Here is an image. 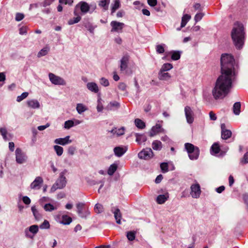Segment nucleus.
<instances>
[{
    "label": "nucleus",
    "mask_w": 248,
    "mask_h": 248,
    "mask_svg": "<svg viewBox=\"0 0 248 248\" xmlns=\"http://www.w3.org/2000/svg\"><path fill=\"white\" fill-rule=\"evenodd\" d=\"M221 75L217 78L215 91L213 93H227L232 87V78L237 74L235 70L233 57L228 54H223L220 59Z\"/></svg>",
    "instance_id": "1"
},
{
    "label": "nucleus",
    "mask_w": 248,
    "mask_h": 248,
    "mask_svg": "<svg viewBox=\"0 0 248 248\" xmlns=\"http://www.w3.org/2000/svg\"><path fill=\"white\" fill-rule=\"evenodd\" d=\"M231 36L233 44L237 49L243 48L246 39V32L244 25L239 22H235L232 28Z\"/></svg>",
    "instance_id": "2"
},
{
    "label": "nucleus",
    "mask_w": 248,
    "mask_h": 248,
    "mask_svg": "<svg viewBox=\"0 0 248 248\" xmlns=\"http://www.w3.org/2000/svg\"><path fill=\"white\" fill-rule=\"evenodd\" d=\"M226 94H205L204 98L209 104H215L219 100L223 99Z\"/></svg>",
    "instance_id": "3"
},
{
    "label": "nucleus",
    "mask_w": 248,
    "mask_h": 248,
    "mask_svg": "<svg viewBox=\"0 0 248 248\" xmlns=\"http://www.w3.org/2000/svg\"><path fill=\"white\" fill-rule=\"evenodd\" d=\"M154 153L150 148L143 149L138 154V156L140 159L149 160L154 156Z\"/></svg>",
    "instance_id": "4"
},
{
    "label": "nucleus",
    "mask_w": 248,
    "mask_h": 248,
    "mask_svg": "<svg viewBox=\"0 0 248 248\" xmlns=\"http://www.w3.org/2000/svg\"><path fill=\"white\" fill-rule=\"evenodd\" d=\"M16 158L17 163L22 164L26 161L27 156L20 148H17L16 150Z\"/></svg>",
    "instance_id": "5"
},
{
    "label": "nucleus",
    "mask_w": 248,
    "mask_h": 248,
    "mask_svg": "<svg viewBox=\"0 0 248 248\" xmlns=\"http://www.w3.org/2000/svg\"><path fill=\"white\" fill-rule=\"evenodd\" d=\"M66 172V170H65L64 171L62 172L60 174V177L56 181L55 185L57 186V188L59 189H62L65 187L66 184V179L64 175Z\"/></svg>",
    "instance_id": "6"
},
{
    "label": "nucleus",
    "mask_w": 248,
    "mask_h": 248,
    "mask_svg": "<svg viewBox=\"0 0 248 248\" xmlns=\"http://www.w3.org/2000/svg\"><path fill=\"white\" fill-rule=\"evenodd\" d=\"M48 77L49 80L53 84L62 85L65 84V82L62 78L59 76H56L53 73H50L48 74Z\"/></svg>",
    "instance_id": "7"
},
{
    "label": "nucleus",
    "mask_w": 248,
    "mask_h": 248,
    "mask_svg": "<svg viewBox=\"0 0 248 248\" xmlns=\"http://www.w3.org/2000/svg\"><path fill=\"white\" fill-rule=\"evenodd\" d=\"M110 25L112 27L111 32H122L124 26V24L123 23L119 22L116 21H112L110 22Z\"/></svg>",
    "instance_id": "8"
},
{
    "label": "nucleus",
    "mask_w": 248,
    "mask_h": 248,
    "mask_svg": "<svg viewBox=\"0 0 248 248\" xmlns=\"http://www.w3.org/2000/svg\"><path fill=\"white\" fill-rule=\"evenodd\" d=\"M190 194L192 198H198L200 197L201 190L200 186L199 184L192 185L190 186Z\"/></svg>",
    "instance_id": "9"
},
{
    "label": "nucleus",
    "mask_w": 248,
    "mask_h": 248,
    "mask_svg": "<svg viewBox=\"0 0 248 248\" xmlns=\"http://www.w3.org/2000/svg\"><path fill=\"white\" fill-rule=\"evenodd\" d=\"M185 113L187 122L189 124H192L194 121V113L190 107H185Z\"/></svg>",
    "instance_id": "10"
},
{
    "label": "nucleus",
    "mask_w": 248,
    "mask_h": 248,
    "mask_svg": "<svg viewBox=\"0 0 248 248\" xmlns=\"http://www.w3.org/2000/svg\"><path fill=\"white\" fill-rule=\"evenodd\" d=\"M43 183V178L40 176L36 177L35 180L30 185V187L32 189H39Z\"/></svg>",
    "instance_id": "11"
},
{
    "label": "nucleus",
    "mask_w": 248,
    "mask_h": 248,
    "mask_svg": "<svg viewBox=\"0 0 248 248\" xmlns=\"http://www.w3.org/2000/svg\"><path fill=\"white\" fill-rule=\"evenodd\" d=\"M220 152V155L223 156L226 151H221L219 145L218 143H214L211 147V153L212 155H216Z\"/></svg>",
    "instance_id": "12"
},
{
    "label": "nucleus",
    "mask_w": 248,
    "mask_h": 248,
    "mask_svg": "<svg viewBox=\"0 0 248 248\" xmlns=\"http://www.w3.org/2000/svg\"><path fill=\"white\" fill-rule=\"evenodd\" d=\"M129 61V56L127 55H125L123 57L121 60L120 63V70L122 72L125 71L128 66V63Z\"/></svg>",
    "instance_id": "13"
},
{
    "label": "nucleus",
    "mask_w": 248,
    "mask_h": 248,
    "mask_svg": "<svg viewBox=\"0 0 248 248\" xmlns=\"http://www.w3.org/2000/svg\"><path fill=\"white\" fill-rule=\"evenodd\" d=\"M70 136H67L64 138H59L55 140V143L60 144L62 145H65L67 144L70 143L72 142V140H69Z\"/></svg>",
    "instance_id": "14"
},
{
    "label": "nucleus",
    "mask_w": 248,
    "mask_h": 248,
    "mask_svg": "<svg viewBox=\"0 0 248 248\" xmlns=\"http://www.w3.org/2000/svg\"><path fill=\"white\" fill-rule=\"evenodd\" d=\"M120 107V104L117 101L110 102L106 107L105 109L108 110H114Z\"/></svg>",
    "instance_id": "15"
},
{
    "label": "nucleus",
    "mask_w": 248,
    "mask_h": 248,
    "mask_svg": "<svg viewBox=\"0 0 248 248\" xmlns=\"http://www.w3.org/2000/svg\"><path fill=\"white\" fill-rule=\"evenodd\" d=\"M161 125L159 124H156V125L152 128L151 131L150 133L151 137H153L156 134L161 132L162 131Z\"/></svg>",
    "instance_id": "16"
},
{
    "label": "nucleus",
    "mask_w": 248,
    "mask_h": 248,
    "mask_svg": "<svg viewBox=\"0 0 248 248\" xmlns=\"http://www.w3.org/2000/svg\"><path fill=\"white\" fill-rule=\"evenodd\" d=\"M169 198V194L167 193L165 194H162L158 195L156 201L158 204L164 203Z\"/></svg>",
    "instance_id": "17"
},
{
    "label": "nucleus",
    "mask_w": 248,
    "mask_h": 248,
    "mask_svg": "<svg viewBox=\"0 0 248 248\" xmlns=\"http://www.w3.org/2000/svg\"><path fill=\"white\" fill-rule=\"evenodd\" d=\"M126 151V149L121 147H116L114 148L115 155L118 157L122 156Z\"/></svg>",
    "instance_id": "18"
},
{
    "label": "nucleus",
    "mask_w": 248,
    "mask_h": 248,
    "mask_svg": "<svg viewBox=\"0 0 248 248\" xmlns=\"http://www.w3.org/2000/svg\"><path fill=\"white\" fill-rule=\"evenodd\" d=\"M76 7H80V10L83 13H87L90 9L88 4L86 2H80Z\"/></svg>",
    "instance_id": "19"
},
{
    "label": "nucleus",
    "mask_w": 248,
    "mask_h": 248,
    "mask_svg": "<svg viewBox=\"0 0 248 248\" xmlns=\"http://www.w3.org/2000/svg\"><path fill=\"white\" fill-rule=\"evenodd\" d=\"M169 55H171V58L173 60H178L180 58V54L178 51H171L166 55L163 59H168V57Z\"/></svg>",
    "instance_id": "20"
},
{
    "label": "nucleus",
    "mask_w": 248,
    "mask_h": 248,
    "mask_svg": "<svg viewBox=\"0 0 248 248\" xmlns=\"http://www.w3.org/2000/svg\"><path fill=\"white\" fill-rule=\"evenodd\" d=\"M159 79L162 80H168L170 78V75L166 72L160 71L158 74Z\"/></svg>",
    "instance_id": "21"
},
{
    "label": "nucleus",
    "mask_w": 248,
    "mask_h": 248,
    "mask_svg": "<svg viewBox=\"0 0 248 248\" xmlns=\"http://www.w3.org/2000/svg\"><path fill=\"white\" fill-rule=\"evenodd\" d=\"M241 103L239 102H235L233 106V112L236 115H238L241 112Z\"/></svg>",
    "instance_id": "22"
},
{
    "label": "nucleus",
    "mask_w": 248,
    "mask_h": 248,
    "mask_svg": "<svg viewBox=\"0 0 248 248\" xmlns=\"http://www.w3.org/2000/svg\"><path fill=\"white\" fill-rule=\"evenodd\" d=\"M200 154L199 148L197 147L194 150V152H192L188 155L189 158L191 160H196L198 159Z\"/></svg>",
    "instance_id": "23"
},
{
    "label": "nucleus",
    "mask_w": 248,
    "mask_h": 248,
    "mask_svg": "<svg viewBox=\"0 0 248 248\" xmlns=\"http://www.w3.org/2000/svg\"><path fill=\"white\" fill-rule=\"evenodd\" d=\"M114 217L117 224H121V219L122 218V214L120 210L118 208H116L114 212Z\"/></svg>",
    "instance_id": "24"
},
{
    "label": "nucleus",
    "mask_w": 248,
    "mask_h": 248,
    "mask_svg": "<svg viewBox=\"0 0 248 248\" xmlns=\"http://www.w3.org/2000/svg\"><path fill=\"white\" fill-rule=\"evenodd\" d=\"M197 147V146H195L193 144L190 143H186L185 144V148L186 149L188 155L192 152H194V150Z\"/></svg>",
    "instance_id": "25"
},
{
    "label": "nucleus",
    "mask_w": 248,
    "mask_h": 248,
    "mask_svg": "<svg viewBox=\"0 0 248 248\" xmlns=\"http://www.w3.org/2000/svg\"><path fill=\"white\" fill-rule=\"evenodd\" d=\"M88 89L91 92L97 93L98 91V87L97 84L93 82L88 83L87 85Z\"/></svg>",
    "instance_id": "26"
},
{
    "label": "nucleus",
    "mask_w": 248,
    "mask_h": 248,
    "mask_svg": "<svg viewBox=\"0 0 248 248\" xmlns=\"http://www.w3.org/2000/svg\"><path fill=\"white\" fill-rule=\"evenodd\" d=\"M152 146L154 150H160L162 147V143L159 140H155L152 142Z\"/></svg>",
    "instance_id": "27"
},
{
    "label": "nucleus",
    "mask_w": 248,
    "mask_h": 248,
    "mask_svg": "<svg viewBox=\"0 0 248 248\" xmlns=\"http://www.w3.org/2000/svg\"><path fill=\"white\" fill-rule=\"evenodd\" d=\"M31 209L36 220H39L42 217L35 206H32Z\"/></svg>",
    "instance_id": "28"
},
{
    "label": "nucleus",
    "mask_w": 248,
    "mask_h": 248,
    "mask_svg": "<svg viewBox=\"0 0 248 248\" xmlns=\"http://www.w3.org/2000/svg\"><path fill=\"white\" fill-rule=\"evenodd\" d=\"M190 18L191 16L190 15L188 14L184 15L182 18L181 28L184 27Z\"/></svg>",
    "instance_id": "29"
},
{
    "label": "nucleus",
    "mask_w": 248,
    "mask_h": 248,
    "mask_svg": "<svg viewBox=\"0 0 248 248\" xmlns=\"http://www.w3.org/2000/svg\"><path fill=\"white\" fill-rule=\"evenodd\" d=\"M28 105L32 108H37L40 107L39 103L37 100H31L27 102Z\"/></svg>",
    "instance_id": "30"
},
{
    "label": "nucleus",
    "mask_w": 248,
    "mask_h": 248,
    "mask_svg": "<svg viewBox=\"0 0 248 248\" xmlns=\"http://www.w3.org/2000/svg\"><path fill=\"white\" fill-rule=\"evenodd\" d=\"M121 6L120 0H115L114 3L112 5L111 14L112 15Z\"/></svg>",
    "instance_id": "31"
},
{
    "label": "nucleus",
    "mask_w": 248,
    "mask_h": 248,
    "mask_svg": "<svg viewBox=\"0 0 248 248\" xmlns=\"http://www.w3.org/2000/svg\"><path fill=\"white\" fill-rule=\"evenodd\" d=\"M77 208L78 210V214L81 217H84L83 215V211L84 208V204L83 203H78L77 204Z\"/></svg>",
    "instance_id": "32"
},
{
    "label": "nucleus",
    "mask_w": 248,
    "mask_h": 248,
    "mask_svg": "<svg viewBox=\"0 0 248 248\" xmlns=\"http://www.w3.org/2000/svg\"><path fill=\"white\" fill-rule=\"evenodd\" d=\"M232 131L230 130L227 129L221 131V138L224 140H227L232 136Z\"/></svg>",
    "instance_id": "33"
},
{
    "label": "nucleus",
    "mask_w": 248,
    "mask_h": 248,
    "mask_svg": "<svg viewBox=\"0 0 248 248\" xmlns=\"http://www.w3.org/2000/svg\"><path fill=\"white\" fill-rule=\"evenodd\" d=\"M72 221L71 217L67 215H63L62 216V220L61 223L64 225H69Z\"/></svg>",
    "instance_id": "34"
},
{
    "label": "nucleus",
    "mask_w": 248,
    "mask_h": 248,
    "mask_svg": "<svg viewBox=\"0 0 248 248\" xmlns=\"http://www.w3.org/2000/svg\"><path fill=\"white\" fill-rule=\"evenodd\" d=\"M135 124L136 126L140 129H143L145 127V124L140 119H136L135 120Z\"/></svg>",
    "instance_id": "35"
},
{
    "label": "nucleus",
    "mask_w": 248,
    "mask_h": 248,
    "mask_svg": "<svg viewBox=\"0 0 248 248\" xmlns=\"http://www.w3.org/2000/svg\"><path fill=\"white\" fill-rule=\"evenodd\" d=\"M76 109L79 114H81L87 109V108L83 104L81 103L77 105Z\"/></svg>",
    "instance_id": "36"
},
{
    "label": "nucleus",
    "mask_w": 248,
    "mask_h": 248,
    "mask_svg": "<svg viewBox=\"0 0 248 248\" xmlns=\"http://www.w3.org/2000/svg\"><path fill=\"white\" fill-rule=\"evenodd\" d=\"M117 165L116 164L111 165L108 170V174L112 175L117 170Z\"/></svg>",
    "instance_id": "37"
},
{
    "label": "nucleus",
    "mask_w": 248,
    "mask_h": 248,
    "mask_svg": "<svg viewBox=\"0 0 248 248\" xmlns=\"http://www.w3.org/2000/svg\"><path fill=\"white\" fill-rule=\"evenodd\" d=\"M135 136L136 137V141L139 143H140L141 141H145L146 140V137L142 134H140L139 133H136Z\"/></svg>",
    "instance_id": "38"
},
{
    "label": "nucleus",
    "mask_w": 248,
    "mask_h": 248,
    "mask_svg": "<svg viewBox=\"0 0 248 248\" xmlns=\"http://www.w3.org/2000/svg\"><path fill=\"white\" fill-rule=\"evenodd\" d=\"M49 50V47L46 46L38 52L37 55L38 57H40L46 55L48 53Z\"/></svg>",
    "instance_id": "39"
},
{
    "label": "nucleus",
    "mask_w": 248,
    "mask_h": 248,
    "mask_svg": "<svg viewBox=\"0 0 248 248\" xmlns=\"http://www.w3.org/2000/svg\"><path fill=\"white\" fill-rule=\"evenodd\" d=\"M110 0H101L99 2V6L103 7L105 10L108 9V6Z\"/></svg>",
    "instance_id": "40"
},
{
    "label": "nucleus",
    "mask_w": 248,
    "mask_h": 248,
    "mask_svg": "<svg viewBox=\"0 0 248 248\" xmlns=\"http://www.w3.org/2000/svg\"><path fill=\"white\" fill-rule=\"evenodd\" d=\"M54 149L56 152L57 155L61 156L63 154V148L59 145H55L54 146Z\"/></svg>",
    "instance_id": "41"
},
{
    "label": "nucleus",
    "mask_w": 248,
    "mask_h": 248,
    "mask_svg": "<svg viewBox=\"0 0 248 248\" xmlns=\"http://www.w3.org/2000/svg\"><path fill=\"white\" fill-rule=\"evenodd\" d=\"M165 46L164 44L158 45L156 46V51L158 53L162 54L165 52Z\"/></svg>",
    "instance_id": "42"
},
{
    "label": "nucleus",
    "mask_w": 248,
    "mask_h": 248,
    "mask_svg": "<svg viewBox=\"0 0 248 248\" xmlns=\"http://www.w3.org/2000/svg\"><path fill=\"white\" fill-rule=\"evenodd\" d=\"M172 67L173 66L171 64L169 63H165L162 65L160 71L167 72V71L172 69Z\"/></svg>",
    "instance_id": "43"
},
{
    "label": "nucleus",
    "mask_w": 248,
    "mask_h": 248,
    "mask_svg": "<svg viewBox=\"0 0 248 248\" xmlns=\"http://www.w3.org/2000/svg\"><path fill=\"white\" fill-rule=\"evenodd\" d=\"M104 208L102 204L97 203L94 206V211L96 213H101L103 212Z\"/></svg>",
    "instance_id": "44"
},
{
    "label": "nucleus",
    "mask_w": 248,
    "mask_h": 248,
    "mask_svg": "<svg viewBox=\"0 0 248 248\" xmlns=\"http://www.w3.org/2000/svg\"><path fill=\"white\" fill-rule=\"evenodd\" d=\"M44 208L46 211H52L53 210H56L57 208L55 207L52 204L50 203H46L44 206Z\"/></svg>",
    "instance_id": "45"
},
{
    "label": "nucleus",
    "mask_w": 248,
    "mask_h": 248,
    "mask_svg": "<svg viewBox=\"0 0 248 248\" xmlns=\"http://www.w3.org/2000/svg\"><path fill=\"white\" fill-rule=\"evenodd\" d=\"M38 226L36 225H33L29 228V231L33 234H36L38 232Z\"/></svg>",
    "instance_id": "46"
},
{
    "label": "nucleus",
    "mask_w": 248,
    "mask_h": 248,
    "mask_svg": "<svg viewBox=\"0 0 248 248\" xmlns=\"http://www.w3.org/2000/svg\"><path fill=\"white\" fill-rule=\"evenodd\" d=\"M101 101H102V99H101L100 95H98V98H97L98 104L97 106V110L98 112H101L103 109V106L102 104Z\"/></svg>",
    "instance_id": "47"
},
{
    "label": "nucleus",
    "mask_w": 248,
    "mask_h": 248,
    "mask_svg": "<svg viewBox=\"0 0 248 248\" xmlns=\"http://www.w3.org/2000/svg\"><path fill=\"white\" fill-rule=\"evenodd\" d=\"M81 20V17L79 16H78L77 17H73L70 19L68 21V24L69 25H72L75 23H78Z\"/></svg>",
    "instance_id": "48"
},
{
    "label": "nucleus",
    "mask_w": 248,
    "mask_h": 248,
    "mask_svg": "<svg viewBox=\"0 0 248 248\" xmlns=\"http://www.w3.org/2000/svg\"><path fill=\"white\" fill-rule=\"evenodd\" d=\"M135 232L130 231L127 232V238L129 241H133L135 239Z\"/></svg>",
    "instance_id": "49"
},
{
    "label": "nucleus",
    "mask_w": 248,
    "mask_h": 248,
    "mask_svg": "<svg viewBox=\"0 0 248 248\" xmlns=\"http://www.w3.org/2000/svg\"><path fill=\"white\" fill-rule=\"evenodd\" d=\"M160 168L163 173H165L168 171V164L167 163H162L160 164Z\"/></svg>",
    "instance_id": "50"
},
{
    "label": "nucleus",
    "mask_w": 248,
    "mask_h": 248,
    "mask_svg": "<svg viewBox=\"0 0 248 248\" xmlns=\"http://www.w3.org/2000/svg\"><path fill=\"white\" fill-rule=\"evenodd\" d=\"M240 163L242 164L248 163V152L246 153L243 155V157L241 159Z\"/></svg>",
    "instance_id": "51"
},
{
    "label": "nucleus",
    "mask_w": 248,
    "mask_h": 248,
    "mask_svg": "<svg viewBox=\"0 0 248 248\" xmlns=\"http://www.w3.org/2000/svg\"><path fill=\"white\" fill-rule=\"evenodd\" d=\"M74 122L72 120H68L64 123V127L67 129H69L74 125Z\"/></svg>",
    "instance_id": "52"
},
{
    "label": "nucleus",
    "mask_w": 248,
    "mask_h": 248,
    "mask_svg": "<svg viewBox=\"0 0 248 248\" xmlns=\"http://www.w3.org/2000/svg\"><path fill=\"white\" fill-rule=\"evenodd\" d=\"M0 133L2 136L3 138L5 140H7V131L5 128H3V127L0 128Z\"/></svg>",
    "instance_id": "53"
},
{
    "label": "nucleus",
    "mask_w": 248,
    "mask_h": 248,
    "mask_svg": "<svg viewBox=\"0 0 248 248\" xmlns=\"http://www.w3.org/2000/svg\"><path fill=\"white\" fill-rule=\"evenodd\" d=\"M28 30V27L23 26L19 29V33L21 35L26 34Z\"/></svg>",
    "instance_id": "54"
},
{
    "label": "nucleus",
    "mask_w": 248,
    "mask_h": 248,
    "mask_svg": "<svg viewBox=\"0 0 248 248\" xmlns=\"http://www.w3.org/2000/svg\"><path fill=\"white\" fill-rule=\"evenodd\" d=\"M60 4L71 5L73 3V0H59Z\"/></svg>",
    "instance_id": "55"
},
{
    "label": "nucleus",
    "mask_w": 248,
    "mask_h": 248,
    "mask_svg": "<svg viewBox=\"0 0 248 248\" xmlns=\"http://www.w3.org/2000/svg\"><path fill=\"white\" fill-rule=\"evenodd\" d=\"M50 227L49 223L48 221L45 220L43 223L40 226L41 229H48Z\"/></svg>",
    "instance_id": "56"
},
{
    "label": "nucleus",
    "mask_w": 248,
    "mask_h": 248,
    "mask_svg": "<svg viewBox=\"0 0 248 248\" xmlns=\"http://www.w3.org/2000/svg\"><path fill=\"white\" fill-rule=\"evenodd\" d=\"M100 83L101 85L104 86H107L109 85L108 80L104 78H102L100 79Z\"/></svg>",
    "instance_id": "57"
},
{
    "label": "nucleus",
    "mask_w": 248,
    "mask_h": 248,
    "mask_svg": "<svg viewBox=\"0 0 248 248\" xmlns=\"http://www.w3.org/2000/svg\"><path fill=\"white\" fill-rule=\"evenodd\" d=\"M5 80V75L3 73H0V87L2 86Z\"/></svg>",
    "instance_id": "58"
},
{
    "label": "nucleus",
    "mask_w": 248,
    "mask_h": 248,
    "mask_svg": "<svg viewBox=\"0 0 248 248\" xmlns=\"http://www.w3.org/2000/svg\"><path fill=\"white\" fill-rule=\"evenodd\" d=\"M24 17V15L22 13H17L15 19L17 21H19L22 20Z\"/></svg>",
    "instance_id": "59"
},
{
    "label": "nucleus",
    "mask_w": 248,
    "mask_h": 248,
    "mask_svg": "<svg viewBox=\"0 0 248 248\" xmlns=\"http://www.w3.org/2000/svg\"><path fill=\"white\" fill-rule=\"evenodd\" d=\"M118 88L122 91L124 92V91H126V89L127 88V86L124 83H120L118 86Z\"/></svg>",
    "instance_id": "60"
},
{
    "label": "nucleus",
    "mask_w": 248,
    "mask_h": 248,
    "mask_svg": "<svg viewBox=\"0 0 248 248\" xmlns=\"http://www.w3.org/2000/svg\"><path fill=\"white\" fill-rule=\"evenodd\" d=\"M203 16V14L199 13L197 14L195 16V20L196 22H198L202 19Z\"/></svg>",
    "instance_id": "61"
},
{
    "label": "nucleus",
    "mask_w": 248,
    "mask_h": 248,
    "mask_svg": "<svg viewBox=\"0 0 248 248\" xmlns=\"http://www.w3.org/2000/svg\"><path fill=\"white\" fill-rule=\"evenodd\" d=\"M76 151V148L74 146H70L68 149V153L72 155H74Z\"/></svg>",
    "instance_id": "62"
},
{
    "label": "nucleus",
    "mask_w": 248,
    "mask_h": 248,
    "mask_svg": "<svg viewBox=\"0 0 248 248\" xmlns=\"http://www.w3.org/2000/svg\"><path fill=\"white\" fill-rule=\"evenodd\" d=\"M116 134L117 136H121L123 135L124 133V127H122L118 129H116Z\"/></svg>",
    "instance_id": "63"
},
{
    "label": "nucleus",
    "mask_w": 248,
    "mask_h": 248,
    "mask_svg": "<svg viewBox=\"0 0 248 248\" xmlns=\"http://www.w3.org/2000/svg\"><path fill=\"white\" fill-rule=\"evenodd\" d=\"M29 94H21V95L18 96L17 97L16 101L17 102H20L24 99L26 98Z\"/></svg>",
    "instance_id": "64"
}]
</instances>
